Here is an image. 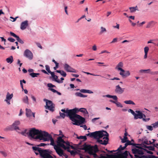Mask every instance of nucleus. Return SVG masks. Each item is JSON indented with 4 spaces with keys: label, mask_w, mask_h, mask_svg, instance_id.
<instances>
[{
    "label": "nucleus",
    "mask_w": 158,
    "mask_h": 158,
    "mask_svg": "<svg viewBox=\"0 0 158 158\" xmlns=\"http://www.w3.org/2000/svg\"><path fill=\"white\" fill-rule=\"evenodd\" d=\"M152 127L154 128H156L158 127V121L155 122L152 124Z\"/></svg>",
    "instance_id": "45"
},
{
    "label": "nucleus",
    "mask_w": 158,
    "mask_h": 158,
    "mask_svg": "<svg viewBox=\"0 0 158 158\" xmlns=\"http://www.w3.org/2000/svg\"><path fill=\"white\" fill-rule=\"evenodd\" d=\"M102 97H106L109 98H111L115 100H117L118 99V98L117 96L116 95H111L108 94L106 95H103Z\"/></svg>",
    "instance_id": "25"
},
{
    "label": "nucleus",
    "mask_w": 158,
    "mask_h": 158,
    "mask_svg": "<svg viewBox=\"0 0 158 158\" xmlns=\"http://www.w3.org/2000/svg\"><path fill=\"white\" fill-rule=\"evenodd\" d=\"M149 48L148 47L146 46L144 48V52L145 53H147L148 51Z\"/></svg>",
    "instance_id": "47"
},
{
    "label": "nucleus",
    "mask_w": 158,
    "mask_h": 158,
    "mask_svg": "<svg viewBox=\"0 0 158 158\" xmlns=\"http://www.w3.org/2000/svg\"><path fill=\"white\" fill-rule=\"evenodd\" d=\"M79 119V121L81 123H84V122L85 121V118L81 116H80L79 115H77V116L76 118V119Z\"/></svg>",
    "instance_id": "24"
},
{
    "label": "nucleus",
    "mask_w": 158,
    "mask_h": 158,
    "mask_svg": "<svg viewBox=\"0 0 158 158\" xmlns=\"http://www.w3.org/2000/svg\"><path fill=\"white\" fill-rule=\"evenodd\" d=\"M32 148L36 155L39 154L42 148L37 147H32Z\"/></svg>",
    "instance_id": "21"
},
{
    "label": "nucleus",
    "mask_w": 158,
    "mask_h": 158,
    "mask_svg": "<svg viewBox=\"0 0 158 158\" xmlns=\"http://www.w3.org/2000/svg\"><path fill=\"white\" fill-rule=\"evenodd\" d=\"M23 102L28 104H29V102H28V97L27 96H25L23 99Z\"/></svg>",
    "instance_id": "36"
},
{
    "label": "nucleus",
    "mask_w": 158,
    "mask_h": 158,
    "mask_svg": "<svg viewBox=\"0 0 158 158\" xmlns=\"http://www.w3.org/2000/svg\"><path fill=\"white\" fill-rule=\"evenodd\" d=\"M24 56L30 60H31L33 58V55L32 52L28 49H26L24 53Z\"/></svg>",
    "instance_id": "11"
},
{
    "label": "nucleus",
    "mask_w": 158,
    "mask_h": 158,
    "mask_svg": "<svg viewBox=\"0 0 158 158\" xmlns=\"http://www.w3.org/2000/svg\"><path fill=\"white\" fill-rule=\"evenodd\" d=\"M13 96V94H10L9 92H8L6 94V99L4 101L7 103V104L10 105V100L12 98Z\"/></svg>",
    "instance_id": "13"
},
{
    "label": "nucleus",
    "mask_w": 158,
    "mask_h": 158,
    "mask_svg": "<svg viewBox=\"0 0 158 158\" xmlns=\"http://www.w3.org/2000/svg\"><path fill=\"white\" fill-rule=\"evenodd\" d=\"M46 146V143H40V144L38 145H37V146L41 147V146Z\"/></svg>",
    "instance_id": "60"
},
{
    "label": "nucleus",
    "mask_w": 158,
    "mask_h": 158,
    "mask_svg": "<svg viewBox=\"0 0 158 158\" xmlns=\"http://www.w3.org/2000/svg\"><path fill=\"white\" fill-rule=\"evenodd\" d=\"M124 88H122L119 85H118L115 86V92L116 93L121 94L124 92Z\"/></svg>",
    "instance_id": "15"
},
{
    "label": "nucleus",
    "mask_w": 158,
    "mask_h": 158,
    "mask_svg": "<svg viewBox=\"0 0 158 158\" xmlns=\"http://www.w3.org/2000/svg\"><path fill=\"white\" fill-rule=\"evenodd\" d=\"M153 127L151 126H147V128L148 130L152 131L153 130Z\"/></svg>",
    "instance_id": "50"
},
{
    "label": "nucleus",
    "mask_w": 158,
    "mask_h": 158,
    "mask_svg": "<svg viewBox=\"0 0 158 158\" xmlns=\"http://www.w3.org/2000/svg\"><path fill=\"white\" fill-rule=\"evenodd\" d=\"M29 134L32 138L36 140H43V142L50 141L51 143L50 145L53 146L54 149L58 146L57 144L56 145L55 143L52 136L47 132L42 131L33 128L30 130Z\"/></svg>",
    "instance_id": "1"
},
{
    "label": "nucleus",
    "mask_w": 158,
    "mask_h": 158,
    "mask_svg": "<svg viewBox=\"0 0 158 158\" xmlns=\"http://www.w3.org/2000/svg\"><path fill=\"white\" fill-rule=\"evenodd\" d=\"M86 135L97 139V142L100 144L106 145L108 143L109 134L106 131H96Z\"/></svg>",
    "instance_id": "2"
},
{
    "label": "nucleus",
    "mask_w": 158,
    "mask_h": 158,
    "mask_svg": "<svg viewBox=\"0 0 158 158\" xmlns=\"http://www.w3.org/2000/svg\"><path fill=\"white\" fill-rule=\"evenodd\" d=\"M56 142L57 146H60L64 149L66 147L65 144L66 145H69V141H65L62 139V137L60 136L58 137Z\"/></svg>",
    "instance_id": "7"
},
{
    "label": "nucleus",
    "mask_w": 158,
    "mask_h": 158,
    "mask_svg": "<svg viewBox=\"0 0 158 158\" xmlns=\"http://www.w3.org/2000/svg\"><path fill=\"white\" fill-rule=\"evenodd\" d=\"M129 112H130L134 116L135 115V113L132 109H129L128 110Z\"/></svg>",
    "instance_id": "52"
},
{
    "label": "nucleus",
    "mask_w": 158,
    "mask_h": 158,
    "mask_svg": "<svg viewBox=\"0 0 158 158\" xmlns=\"http://www.w3.org/2000/svg\"><path fill=\"white\" fill-rule=\"evenodd\" d=\"M32 112L30 109H26V114L27 117H30L31 116Z\"/></svg>",
    "instance_id": "29"
},
{
    "label": "nucleus",
    "mask_w": 158,
    "mask_h": 158,
    "mask_svg": "<svg viewBox=\"0 0 158 158\" xmlns=\"http://www.w3.org/2000/svg\"><path fill=\"white\" fill-rule=\"evenodd\" d=\"M47 86L49 88H53V87H55L54 85H53L51 83H48L47 84Z\"/></svg>",
    "instance_id": "53"
},
{
    "label": "nucleus",
    "mask_w": 158,
    "mask_h": 158,
    "mask_svg": "<svg viewBox=\"0 0 158 158\" xmlns=\"http://www.w3.org/2000/svg\"><path fill=\"white\" fill-rule=\"evenodd\" d=\"M0 153H1L5 157L6 156H7L6 153L4 151H0Z\"/></svg>",
    "instance_id": "58"
},
{
    "label": "nucleus",
    "mask_w": 158,
    "mask_h": 158,
    "mask_svg": "<svg viewBox=\"0 0 158 158\" xmlns=\"http://www.w3.org/2000/svg\"><path fill=\"white\" fill-rule=\"evenodd\" d=\"M134 116L135 119H137L138 118L141 119L142 118L143 113L140 110H136Z\"/></svg>",
    "instance_id": "14"
},
{
    "label": "nucleus",
    "mask_w": 158,
    "mask_h": 158,
    "mask_svg": "<svg viewBox=\"0 0 158 158\" xmlns=\"http://www.w3.org/2000/svg\"><path fill=\"white\" fill-rule=\"evenodd\" d=\"M123 65V63L122 62H119L117 65L115 69L118 70L120 71L119 73V74L123 78H125L130 75V73L129 71H125L124 69L122 68Z\"/></svg>",
    "instance_id": "5"
},
{
    "label": "nucleus",
    "mask_w": 158,
    "mask_h": 158,
    "mask_svg": "<svg viewBox=\"0 0 158 158\" xmlns=\"http://www.w3.org/2000/svg\"><path fill=\"white\" fill-rule=\"evenodd\" d=\"M139 149L134 148L132 149V153L134 154L135 158V156H142V155L144 154V152L143 150L144 148H142L141 147L139 146Z\"/></svg>",
    "instance_id": "9"
},
{
    "label": "nucleus",
    "mask_w": 158,
    "mask_h": 158,
    "mask_svg": "<svg viewBox=\"0 0 158 158\" xmlns=\"http://www.w3.org/2000/svg\"><path fill=\"white\" fill-rule=\"evenodd\" d=\"M84 73L87 74L88 75H91L93 76H101V75H95L93 73H91L88 72H84Z\"/></svg>",
    "instance_id": "55"
},
{
    "label": "nucleus",
    "mask_w": 158,
    "mask_h": 158,
    "mask_svg": "<svg viewBox=\"0 0 158 158\" xmlns=\"http://www.w3.org/2000/svg\"><path fill=\"white\" fill-rule=\"evenodd\" d=\"M124 102L125 104H132L134 105L135 104L133 101L131 100L125 101Z\"/></svg>",
    "instance_id": "37"
},
{
    "label": "nucleus",
    "mask_w": 158,
    "mask_h": 158,
    "mask_svg": "<svg viewBox=\"0 0 158 158\" xmlns=\"http://www.w3.org/2000/svg\"><path fill=\"white\" fill-rule=\"evenodd\" d=\"M113 27L114 28L119 29V24L116 23V26H113Z\"/></svg>",
    "instance_id": "59"
},
{
    "label": "nucleus",
    "mask_w": 158,
    "mask_h": 158,
    "mask_svg": "<svg viewBox=\"0 0 158 158\" xmlns=\"http://www.w3.org/2000/svg\"><path fill=\"white\" fill-rule=\"evenodd\" d=\"M139 72L140 73H150V74L152 72L151 71V70L150 69H140L139 70Z\"/></svg>",
    "instance_id": "28"
},
{
    "label": "nucleus",
    "mask_w": 158,
    "mask_h": 158,
    "mask_svg": "<svg viewBox=\"0 0 158 158\" xmlns=\"http://www.w3.org/2000/svg\"><path fill=\"white\" fill-rule=\"evenodd\" d=\"M100 28L101 31L99 33L100 34H102L103 33L106 32V30L105 28L101 27Z\"/></svg>",
    "instance_id": "39"
},
{
    "label": "nucleus",
    "mask_w": 158,
    "mask_h": 158,
    "mask_svg": "<svg viewBox=\"0 0 158 158\" xmlns=\"http://www.w3.org/2000/svg\"><path fill=\"white\" fill-rule=\"evenodd\" d=\"M127 137L124 136L123 138L122 139V142L123 143H125L127 141Z\"/></svg>",
    "instance_id": "49"
},
{
    "label": "nucleus",
    "mask_w": 158,
    "mask_h": 158,
    "mask_svg": "<svg viewBox=\"0 0 158 158\" xmlns=\"http://www.w3.org/2000/svg\"><path fill=\"white\" fill-rule=\"evenodd\" d=\"M44 101L46 102L45 108L48 109L50 111L53 112L54 110L55 105L52 102L46 99H44Z\"/></svg>",
    "instance_id": "8"
},
{
    "label": "nucleus",
    "mask_w": 158,
    "mask_h": 158,
    "mask_svg": "<svg viewBox=\"0 0 158 158\" xmlns=\"http://www.w3.org/2000/svg\"><path fill=\"white\" fill-rule=\"evenodd\" d=\"M116 102L115 104H116L117 106L118 107H122L123 106L121 104V103L120 102H118L117 100H116Z\"/></svg>",
    "instance_id": "44"
},
{
    "label": "nucleus",
    "mask_w": 158,
    "mask_h": 158,
    "mask_svg": "<svg viewBox=\"0 0 158 158\" xmlns=\"http://www.w3.org/2000/svg\"><path fill=\"white\" fill-rule=\"evenodd\" d=\"M52 152L49 149H42L40 155L42 158H51L52 156L51 154Z\"/></svg>",
    "instance_id": "6"
},
{
    "label": "nucleus",
    "mask_w": 158,
    "mask_h": 158,
    "mask_svg": "<svg viewBox=\"0 0 158 158\" xmlns=\"http://www.w3.org/2000/svg\"><path fill=\"white\" fill-rule=\"evenodd\" d=\"M83 147L82 149L85 150V152H87L90 155L93 156L94 158H99V156L96 154V153L99 151L97 145H95L94 146H91L85 143L83 145Z\"/></svg>",
    "instance_id": "3"
},
{
    "label": "nucleus",
    "mask_w": 158,
    "mask_h": 158,
    "mask_svg": "<svg viewBox=\"0 0 158 158\" xmlns=\"http://www.w3.org/2000/svg\"><path fill=\"white\" fill-rule=\"evenodd\" d=\"M111 155H109L106 154V156L103 155V154H100L99 157V158H113V157L111 156Z\"/></svg>",
    "instance_id": "26"
},
{
    "label": "nucleus",
    "mask_w": 158,
    "mask_h": 158,
    "mask_svg": "<svg viewBox=\"0 0 158 158\" xmlns=\"http://www.w3.org/2000/svg\"><path fill=\"white\" fill-rule=\"evenodd\" d=\"M64 70L67 72L71 73H76V70L71 67L67 64H65L64 65Z\"/></svg>",
    "instance_id": "12"
},
{
    "label": "nucleus",
    "mask_w": 158,
    "mask_h": 158,
    "mask_svg": "<svg viewBox=\"0 0 158 158\" xmlns=\"http://www.w3.org/2000/svg\"><path fill=\"white\" fill-rule=\"evenodd\" d=\"M45 67L46 70L49 73L51 72L49 66L48 65H47L45 66Z\"/></svg>",
    "instance_id": "46"
},
{
    "label": "nucleus",
    "mask_w": 158,
    "mask_h": 158,
    "mask_svg": "<svg viewBox=\"0 0 158 158\" xmlns=\"http://www.w3.org/2000/svg\"><path fill=\"white\" fill-rule=\"evenodd\" d=\"M6 61L7 63L11 64L13 61V57L12 56H11L7 58L6 59Z\"/></svg>",
    "instance_id": "30"
},
{
    "label": "nucleus",
    "mask_w": 158,
    "mask_h": 158,
    "mask_svg": "<svg viewBox=\"0 0 158 158\" xmlns=\"http://www.w3.org/2000/svg\"><path fill=\"white\" fill-rule=\"evenodd\" d=\"M77 108H75L69 110L67 109V114L66 116L69 117L70 119L73 122H75L73 124L75 125H78V121L76 119L77 115H78L76 113H77Z\"/></svg>",
    "instance_id": "4"
},
{
    "label": "nucleus",
    "mask_w": 158,
    "mask_h": 158,
    "mask_svg": "<svg viewBox=\"0 0 158 158\" xmlns=\"http://www.w3.org/2000/svg\"><path fill=\"white\" fill-rule=\"evenodd\" d=\"M80 91L83 93H87V90L85 89H81L80 90Z\"/></svg>",
    "instance_id": "61"
},
{
    "label": "nucleus",
    "mask_w": 158,
    "mask_h": 158,
    "mask_svg": "<svg viewBox=\"0 0 158 158\" xmlns=\"http://www.w3.org/2000/svg\"><path fill=\"white\" fill-rule=\"evenodd\" d=\"M60 146H57L55 149L56 152L60 156H62L63 155V150L60 148Z\"/></svg>",
    "instance_id": "16"
},
{
    "label": "nucleus",
    "mask_w": 158,
    "mask_h": 158,
    "mask_svg": "<svg viewBox=\"0 0 158 158\" xmlns=\"http://www.w3.org/2000/svg\"><path fill=\"white\" fill-rule=\"evenodd\" d=\"M75 95L77 97L85 98L87 96V95H84L80 92H76L75 93Z\"/></svg>",
    "instance_id": "31"
},
{
    "label": "nucleus",
    "mask_w": 158,
    "mask_h": 158,
    "mask_svg": "<svg viewBox=\"0 0 158 158\" xmlns=\"http://www.w3.org/2000/svg\"><path fill=\"white\" fill-rule=\"evenodd\" d=\"M60 116L62 117L63 118H65V116H66V114H65L64 113H62L60 112Z\"/></svg>",
    "instance_id": "51"
},
{
    "label": "nucleus",
    "mask_w": 158,
    "mask_h": 158,
    "mask_svg": "<svg viewBox=\"0 0 158 158\" xmlns=\"http://www.w3.org/2000/svg\"><path fill=\"white\" fill-rule=\"evenodd\" d=\"M151 74L152 75L158 74V71L152 72L151 73Z\"/></svg>",
    "instance_id": "63"
},
{
    "label": "nucleus",
    "mask_w": 158,
    "mask_h": 158,
    "mask_svg": "<svg viewBox=\"0 0 158 158\" xmlns=\"http://www.w3.org/2000/svg\"><path fill=\"white\" fill-rule=\"evenodd\" d=\"M124 147H122V145H120L119 148L117 149V150H118L119 152H121V151L124 150V149H123Z\"/></svg>",
    "instance_id": "48"
},
{
    "label": "nucleus",
    "mask_w": 158,
    "mask_h": 158,
    "mask_svg": "<svg viewBox=\"0 0 158 158\" xmlns=\"http://www.w3.org/2000/svg\"><path fill=\"white\" fill-rule=\"evenodd\" d=\"M40 74L39 73H30V75L32 77H37Z\"/></svg>",
    "instance_id": "38"
},
{
    "label": "nucleus",
    "mask_w": 158,
    "mask_h": 158,
    "mask_svg": "<svg viewBox=\"0 0 158 158\" xmlns=\"http://www.w3.org/2000/svg\"><path fill=\"white\" fill-rule=\"evenodd\" d=\"M77 138L78 139H83V141H85L87 139V138L85 136H80L77 137Z\"/></svg>",
    "instance_id": "41"
},
{
    "label": "nucleus",
    "mask_w": 158,
    "mask_h": 158,
    "mask_svg": "<svg viewBox=\"0 0 158 158\" xmlns=\"http://www.w3.org/2000/svg\"><path fill=\"white\" fill-rule=\"evenodd\" d=\"M7 40L11 42H14L15 41V40L12 38H8Z\"/></svg>",
    "instance_id": "54"
},
{
    "label": "nucleus",
    "mask_w": 158,
    "mask_h": 158,
    "mask_svg": "<svg viewBox=\"0 0 158 158\" xmlns=\"http://www.w3.org/2000/svg\"><path fill=\"white\" fill-rule=\"evenodd\" d=\"M117 41V38H114L111 42V43H114Z\"/></svg>",
    "instance_id": "62"
},
{
    "label": "nucleus",
    "mask_w": 158,
    "mask_h": 158,
    "mask_svg": "<svg viewBox=\"0 0 158 158\" xmlns=\"http://www.w3.org/2000/svg\"><path fill=\"white\" fill-rule=\"evenodd\" d=\"M129 9L131 13H133L136 10H138V7L137 6H136L135 7H130Z\"/></svg>",
    "instance_id": "27"
},
{
    "label": "nucleus",
    "mask_w": 158,
    "mask_h": 158,
    "mask_svg": "<svg viewBox=\"0 0 158 158\" xmlns=\"http://www.w3.org/2000/svg\"><path fill=\"white\" fill-rule=\"evenodd\" d=\"M20 124V122L19 121H16L12 124V126L14 127V129L15 130H19V127L18 126Z\"/></svg>",
    "instance_id": "20"
},
{
    "label": "nucleus",
    "mask_w": 158,
    "mask_h": 158,
    "mask_svg": "<svg viewBox=\"0 0 158 158\" xmlns=\"http://www.w3.org/2000/svg\"><path fill=\"white\" fill-rule=\"evenodd\" d=\"M143 150L145 151H146V152L148 153H149V154H153V152H152L148 150L147 149H146L144 148V149H143Z\"/></svg>",
    "instance_id": "57"
},
{
    "label": "nucleus",
    "mask_w": 158,
    "mask_h": 158,
    "mask_svg": "<svg viewBox=\"0 0 158 158\" xmlns=\"http://www.w3.org/2000/svg\"><path fill=\"white\" fill-rule=\"evenodd\" d=\"M157 23L153 21H152L149 22L147 24L146 27L147 28H150L152 27H153Z\"/></svg>",
    "instance_id": "22"
},
{
    "label": "nucleus",
    "mask_w": 158,
    "mask_h": 158,
    "mask_svg": "<svg viewBox=\"0 0 158 158\" xmlns=\"http://www.w3.org/2000/svg\"><path fill=\"white\" fill-rule=\"evenodd\" d=\"M28 25V21L25 20L21 23L20 28L22 30H24L26 29Z\"/></svg>",
    "instance_id": "17"
},
{
    "label": "nucleus",
    "mask_w": 158,
    "mask_h": 158,
    "mask_svg": "<svg viewBox=\"0 0 158 158\" xmlns=\"http://www.w3.org/2000/svg\"><path fill=\"white\" fill-rule=\"evenodd\" d=\"M128 151H126L123 153H119L117 155H111L113 158H127L128 156Z\"/></svg>",
    "instance_id": "10"
},
{
    "label": "nucleus",
    "mask_w": 158,
    "mask_h": 158,
    "mask_svg": "<svg viewBox=\"0 0 158 158\" xmlns=\"http://www.w3.org/2000/svg\"><path fill=\"white\" fill-rule=\"evenodd\" d=\"M126 143L127 144V145H133V146H135L136 148H139V147H138V146H137V145H139V144H136L132 143L129 140L127 141L126 142Z\"/></svg>",
    "instance_id": "34"
},
{
    "label": "nucleus",
    "mask_w": 158,
    "mask_h": 158,
    "mask_svg": "<svg viewBox=\"0 0 158 158\" xmlns=\"http://www.w3.org/2000/svg\"><path fill=\"white\" fill-rule=\"evenodd\" d=\"M10 34L11 35L13 36V37L16 38V40L20 43L21 44H23L24 43V42L17 35H16L13 32H10Z\"/></svg>",
    "instance_id": "19"
},
{
    "label": "nucleus",
    "mask_w": 158,
    "mask_h": 158,
    "mask_svg": "<svg viewBox=\"0 0 158 158\" xmlns=\"http://www.w3.org/2000/svg\"><path fill=\"white\" fill-rule=\"evenodd\" d=\"M65 150L67 149L68 152H69L71 155L74 156L77 154V152L76 151H74L73 150L71 151L69 149V147H66L64 149Z\"/></svg>",
    "instance_id": "23"
},
{
    "label": "nucleus",
    "mask_w": 158,
    "mask_h": 158,
    "mask_svg": "<svg viewBox=\"0 0 158 158\" xmlns=\"http://www.w3.org/2000/svg\"><path fill=\"white\" fill-rule=\"evenodd\" d=\"M56 72L57 73H60L62 76L64 77H65L66 76V73L63 70H57Z\"/></svg>",
    "instance_id": "33"
},
{
    "label": "nucleus",
    "mask_w": 158,
    "mask_h": 158,
    "mask_svg": "<svg viewBox=\"0 0 158 158\" xmlns=\"http://www.w3.org/2000/svg\"><path fill=\"white\" fill-rule=\"evenodd\" d=\"M27 129H25L24 131L21 132L20 133L23 135L26 136L28 134V133H27Z\"/></svg>",
    "instance_id": "43"
},
{
    "label": "nucleus",
    "mask_w": 158,
    "mask_h": 158,
    "mask_svg": "<svg viewBox=\"0 0 158 158\" xmlns=\"http://www.w3.org/2000/svg\"><path fill=\"white\" fill-rule=\"evenodd\" d=\"M156 156L153 155H149L148 157L147 156V158H156Z\"/></svg>",
    "instance_id": "64"
},
{
    "label": "nucleus",
    "mask_w": 158,
    "mask_h": 158,
    "mask_svg": "<svg viewBox=\"0 0 158 158\" xmlns=\"http://www.w3.org/2000/svg\"><path fill=\"white\" fill-rule=\"evenodd\" d=\"M77 112L79 111L85 114H88V112L86 109L85 108H81L79 109L77 108Z\"/></svg>",
    "instance_id": "32"
},
{
    "label": "nucleus",
    "mask_w": 158,
    "mask_h": 158,
    "mask_svg": "<svg viewBox=\"0 0 158 158\" xmlns=\"http://www.w3.org/2000/svg\"><path fill=\"white\" fill-rule=\"evenodd\" d=\"M147 158V156L145 155H143L142 156H135V158Z\"/></svg>",
    "instance_id": "56"
},
{
    "label": "nucleus",
    "mask_w": 158,
    "mask_h": 158,
    "mask_svg": "<svg viewBox=\"0 0 158 158\" xmlns=\"http://www.w3.org/2000/svg\"><path fill=\"white\" fill-rule=\"evenodd\" d=\"M144 148H147L149 150L154 151L155 150L154 147L153 146H146V147Z\"/></svg>",
    "instance_id": "42"
},
{
    "label": "nucleus",
    "mask_w": 158,
    "mask_h": 158,
    "mask_svg": "<svg viewBox=\"0 0 158 158\" xmlns=\"http://www.w3.org/2000/svg\"><path fill=\"white\" fill-rule=\"evenodd\" d=\"M55 77H52L54 80V81L56 82H57L59 83H63V81H60L58 78V77L57 76L55 75Z\"/></svg>",
    "instance_id": "35"
},
{
    "label": "nucleus",
    "mask_w": 158,
    "mask_h": 158,
    "mask_svg": "<svg viewBox=\"0 0 158 158\" xmlns=\"http://www.w3.org/2000/svg\"><path fill=\"white\" fill-rule=\"evenodd\" d=\"M152 143L150 141H148L146 139L144 140H143L141 144L139 145H141L142 147L144 148L146 147V144L149 145Z\"/></svg>",
    "instance_id": "18"
},
{
    "label": "nucleus",
    "mask_w": 158,
    "mask_h": 158,
    "mask_svg": "<svg viewBox=\"0 0 158 158\" xmlns=\"http://www.w3.org/2000/svg\"><path fill=\"white\" fill-rule=\"evenodd\" d=\"M145 118V115L143 113L142 118L143 121L145 122H147L148 121L150 120V118Z\"/></svg>",
    "instance_id": "40"
}]
</instances>
